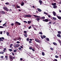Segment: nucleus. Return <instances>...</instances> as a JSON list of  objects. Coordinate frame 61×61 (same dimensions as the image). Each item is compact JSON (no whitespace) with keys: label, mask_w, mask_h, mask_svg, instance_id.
Listing matches in <instances>:
<instances>
[{"label":"nucleus","mask_w":61,"mask_h":61,"mask_svg":"<svg viewBox=\"0 0 61 61\" xmlns=\"http://www.w3.org/2000/svg\"><path fill=\"white\" fill-rule=\"evenodd\" d=\"M3 9L5 10L6 11H7V12H8L9 11V9L7 7H4L3 8Z\"/></svg>","instance_id":"nucleus-1"},{"label":"nucleus","mask_w":61,"mask_h":61,"mask_svg":"<svg viewBox=\"0 0 61 61\" xmlns=\"http://www.w3.org/2000/svg\"><path fill=\"white\" fill-rule=\"evenodd\" d=\"M15 24L16 25H21V23L17 21H15Z\"/></svg>","instance_id":"nucleus-2"},{"label":"nucleus","mask_w":61,"mask_h":61,"mask_svg":"<svg viewBox=\"0 0 61 61\" xmlns=\"http://www.w3.org/2000/svg\"><path fill=\"white\" fill-rule=\"evenodd\" d=\"M25 17H31V15H24Z\"/></svg>","instance_id":"nucleus-3"},{"label":"nucleus","mask_w":61,"mask_h":61,"mask_svg":"<svg viewBox=\"0 0 61 61\" xmlns=\"http://www.w3.org/2000/svg\"><path fill=\"white\" fill-rule=\"evenodd\" d=\"M35 41H36V42H38V43H40L41 42L40 41L37 39H35Z\"/></svg>","instance_id":"nucleus-4"},{"label":"nucleus","mask_w":61,"mask_h":61,"mask_svg":"<svg viewBox=\"0 0 61 61\" xmlns=\"http://www.w3.org/2000/svg\"><path fill=\"white\" fill-rule=\"evenodd\" d=\"M42 21L44 22H47L48 21V19H43L42 20Z\"/></svg>","instance_id":"nucleus-5"},{"label":"nucleus","mask_w":61,"mask_h":61,"mask_svg":"<svg viewBox=\"0 0 61 61\" xmlns=\"http://www.w3.org/2000/svg\"><path fill=\"white\" fill-rule=\"evenodd\" d=\"M53 14L54 16H56V13L55 11L53 12Z\"/></svg>","instance_id":"nucleus-6"},{"label":"nucleus","mask_w":61,"mask_h":61,"mask_svg":"<svg viewBox=\"0 0 61 61\" xmlns=\"http://www.w3.org/2000/svg\"><path fill=\"white\" fill-rule=\"evenodd\" d=\"M51 4H52V5H53V6H54V5H56V3H52Z\"/></svg>","instance_id":"nucleus-7"},{"label":"nucleus","mask_w":61,"mask_h":61,"mask_svg":"<svg viewBox=\"0 0 61 61\" xmlns=\"http://www.w3.org/2000/svg\"><path fill=\"white\" fill-rule=\"evenodd\" d=\"M1 13L2 14H5V12L4 11H1Z\"/></svg>","instance_id":"nucleus-8"},{"label":"nucleus","mask_w":61,"mask_h":61,"mask_svg":"<svg viewBox=\"0 0 61 61\" xmlns=\"http://www.w3.org/2000/svg\"><path fill=\"white\" fill-rule=\"evenodd\" d=\"M57 36L58 37H61V35L59 34H58L57 35Z\"/></svg>","instance_id":"nucleus-9"},{"label":"nucleus","mask_w":61,"mask_h":61,"mask_svg":"<svg viewBox=\"0 0 61 61\" xmlns=\"http://www.w3.org/2000/svg\"><path fill=\"white\" fill-rule=\"evenodd\" d=\"M57 5H55L53 6V8L54 9L56 8H57Z\"/></svg>","instance_id":"nucleus-10"},{"label":"nucleus","mask_w":61,"mask_h":61,"mask_svg":"<svg viewBox=\"0 0 61 61\" xmlns=\"http://www.w3.org/2000/svg\"><path fill=\"white\" fill-rule=\"evenodd\" d=\"M24 5V2H22L21 3V6H23Z\"/></svg>","instance_id":"nucleus-11"},{"label":"nucleus","mask_w":61,"mask_h":61,"mask_svg":"<svg viewBox=\"0 0 61 61\" xmlns=\"http://www.w3.org/2000/svg\"><path fill=\"white\" fill-rule=\"evenodd\" d=\"M57 17L58 18V19H60V20H61V17L57 16Z\"/></svg>","instance_id":"nucleus-12"},{"label":"nucleus","mask_w":61,"mask_h":61,"mask_svg":"<svg viewBox=\"0 0 61 61\" xmlns=\"http://www.w3.org/2000/svg\"><path fill=\"white\" fill-rule=\"evenodd\" d=\"M46 40L48 41H49V38L47 37L46 38Z\"/></svg>","instance_id":"nucleus-13"},{"label":"nucleus","mask_w":61,"mask_h":61,"mask_svg":"<svg viewBox=\"0 0 61 61\" xmlns=\"http://www.w3.org/2000/svg\"><path fill=\"white\" fill-rule=\"evenodd\" d=\"M36 20H37V21H39V19L38 18H37L36 19Z\"/></svg>","instance_id":"nucleus-14"},{"label":"nucleus","mask_w":61,"mask_h":61,"mask_svg":"<svg viewBox=\"0 0 61 61\" xmlns=\"http://www.w3.org/2000/svg\"><path fill=\"white\" fill-rule=\"evenodd\" d=\"M42 55L43 56H45V53L44 52H42Z\"/></svg>","instance_id":"nucleus-15"},{"label":"nucleus","mask_w":61,"mask_h":61,"mask_svg":"<svg viewBox=\"0 0 61 61\" xmlns=\"http://www.w3.org/2000/svg\"><path fill=\"white\" fill-rule=\"evenodd\" d=\"M53 44L54 45H55V46H57V44L55 42H53Z\"/></svg>","instance_id":"nucleus-16"},{"label":"nucleus","mask_w":61,"mask_h":61,"mask_svg":"<svg viewBox=\"0 0 61 61\" xmlns=\"http://www.w3.org/2000/svg\"><path fill=\"white\" fill-rule=\"evenodd\" d=\"M37 10L38 11H39V12H41L42 10H41V9H40L39 8H38Z\"/></svg>","instance_id":"nucleus-17"},{"label":"nucleus","mask_w":61,"mask_h":61,"mask_svg":"<svg viewBox=\"0 0 61 61\" xmlns=\"http://www.w3.org/2000/svg\"><path fill=\"white\" fill-rule=\"evenodd\" d=\"M33 16L35 17H39V16H38L36 15H34Z\"/></svg>","instance_id":"nucleus-18"},{"label":"nucleus","mask_w":61,"mask_h":61,"mask_svg":"<svg viewBox=\"0 0 61 61\" xmlns=\"http://www.w3.org/2000/svg\"><path fill=\"white\" fill-rule=\"evenodd\" d=\"M6 50V48H4V49L3 50V51L4 52H5V50Z\"/></svg>","instance_id":"nucleus-19"},{"label":"nucleus","mask_w":61,"mask_h":61,"mask_svg":"<svg viewBox=\"0 0 61 61\" xmlns=\"http://www.w3.org/2000/svg\"><path fill=\"white\" fill-rule=\"evenodd\" d=\"M6 34L7 36H9V32H7Z\"/></svg>","instance_id":"nucleus-20"},{"label":"nucleus","mask_w":61,"mask_h":61,"mask_svg":"<svg viewBox=\"0 0 61 61\" xmlns=\"http://www.w3.org/2000/svg\"><path fill=\"white\" fill-rule=\"evenodd\" d=\"M52 19H54V20H56V18L55 17H53L52 18Z\"/></svg>","instance_id":"nucleus-21"},{"label":"nucleus","mask_w":61,"mask_h":61,"mask_svg":"<svg viewBox=\"0 0 61 61\" xmlns=\"http://www.w3.org/2000/svg\"><path fill=\"white\" fill-rule=\"evenodd\" d=\"M8 50L9 51H10V52H12V51H13V50H12V49H9Z\"/></svg>","instance_id":"nucleus-22"},{"label":"nucleus","mask_w":61,"mask_h":61,"mask_svg":"<svg viewBox=\"0 0 61 61\" xmlns=\"http://www.w3.org/2000/svg\"><path fill=\"white\" fill-rule=\"evenodd\" d=\"M41 19H45V17L44 16L42 17L41 18Z\"/></svg>","instance_id":"nucleus-23"},{"label":"nucleus","mask_w":61,"mask_h":61,"mask_svg":"<svg viewBox=\"0 0 61 61\" xmlns=\"http://www.w3.org/2000/svg\"><path fill=\"white\" fill-rule=\"evenodd\" d=\"M24 36L26 37H27V33H26L25 34H24Z\"/></svg>","instance_id":"nucleus-24"},{"label":"nucleus","mask_w":61,"mask_h":61,"mask_svg":"<svg viewBox=\"0 0 61 61\" xmlns=\"http://www.w3.org/2000/svg\"><path fill=\"white\" fill-rule=\"evenodd\" d=\"M31 23V21H28V23L29 24H30Z\"/></svg>","instance_id":"nucleus-25"},{"label":"nucleus","mask_w":61,"mask_h":61,"mask_svg":"<svg viewBox=\"0 0 61 61\" xmlns=\"http://www.w3.org/2000/svg\"><path fill=\"white\" fill-rule=\"evenodd\" d=\"M26 40L27 41H29V38H27Z\"/></svg>","instance_id":"nucleus-26"},{"label":"nucleus","mask_w":61,"mask_h":61,"mask_svg":"<svg viewBox=\"0 0 61 61\" xmlns=\"http://www.w3.org/2000/svg\"><path fill=\"white\" fill-rule=\"evenodd\" d=\"M16 6L17 8H20V7L19 6H18V5H17Z\"/></svg>","instance_id":"nucleus-27"},{"label":"nucleus","mask_w":61,"mask_h":61,"mask_svg":"<svg viewBox=\"0 0 61 61\" xmlns=\"http://www.w3.org/2000/svg\"><path fill=\"white\" fill-rule=\"evenodd\" d=\"M5 5H8L9 4V2H7L5 3Z\"/></svg>","instance_id":"nucleus-28"},{"label":"nucleus","mask_w":61,"mask_h":61,"mask_svg":"<svg viewBox=\"0 0 61 61\" xmlns=\"http://www.w3.org/2000/svg\"><path fill=\"white\" fill-rule=\"evenodd\" d=\"M17 39L18 40H21V37H19Z\"/></svg>","instance_id":"nucleus-29"},{"label":"nucleus","mask_w":61,"mask_h":61,"mask_svg":"<svg viewBox=\"0 0 61 61\" xmlns=\"http://www.w3.org/2000/svg\"><path fill=\"white\" fill-rule=\"evenodd\" d=\"M39 2L40 3H42V0H39Z\"/></svg>","instance_id":"nucleus-30"},{"label":"nucleus","mask_w":61,"mask_h":61,"mask_svg":"<svg viewBox=\"0 0 61 61\" xmlns=\"http://www.w3.org/2000/svg\"><path fill=\"white\" fill-rule=\"evenodd\" d=\"M61 31H59L58 32V34H61Z\"/></svg>","instance_id":"nucleus-31"},{"label":"nucleus","mask_w":61,"mask_h":61,"mask_svg":"<svg viewBox=\"0 0 61 61\" xmlns=\"http://www.w3.org/2000/svg\"><path fill=\"white\" fill-rule=\"evenodd\" d=\"M13 51L14 52H15H15H16V51H17V50H16V49H15Z\"/></svg>","instance_id":"nucleus-32"},{"label":"nucleus","mask_w":61,"mask_h":61,"mask_svg":"<svg viewBox=\"0 0 61 61\" xmlns=\"http://www.w3.org/2000/svg\"><path fill=\"white\" fill-rule=\"evenodd\" d=\"M58 41L59 42L60 44V43H61V40L59 39L58 40Z\"/></svg>","instance_id":"nucleus-33"},{"label":"nucleus","mask_w":61,"mask_h":61,"mask_svg":"<svg viewBox=\"0 0 61 61\" xmlns=\"http://www.w3.org/2000/svg\"><path fill=\"white\" fill-rule=\"evenodd\" d=\"M0 41H4L2 39H1V37H0Z\"/></svg>","instance_id":"nucleus-34"},{"label":"nucleus","mask_w":61,"mask_h":61,"mask_svg":"<svg viewBox=\"0 0 61 61\" xmlns=\"http://www.w3.org/2000/svg\"><path fill=\"white\" fill-rule=\"evenodd\" d=\"M24 33H25V34H27V31H24Z\"/></svg>","instance_id":"nucleus-35"},{"label":"nucleus","mask_w":61,"mask_h":61,"mask_svg":"<svg viewBox=\"0 0 61 61\" xmlns=\"http://www.w3.org/2000/svg\"><path fill=\"white\" fill-rule=\"evenodd\" d=\"M0 28H4V27L2 26H0Z\"/></svg>","instance_id":"nucleus-36"},{"label":"nucleus","mask_w":61,"mask_h":61,"mask_svg":"<svg viewBox=\"0 0 61 61\" xmlns=\"http://www.w3.org/2000/svg\"><path fill=\"white\" fill-rule=\"evenodd\" d=\"M44 13L45 14H46V15H48V14L46 12H44Z\"/></svg>","instance_id":"nucleus-37"},{"label":"nucleus","mask_w":61,"mask_h":61,"mask_svg":"<svg viewBox=\"0 0 61 61\" xmlns=\"http://www.w3.org/2000/svg\"><path fill=\"white\" fill-rule=\"evenodd\" d=\"M55 57L56 58H58V56H57L56 55L55 56Z\"/></svg>","instance_id":"nucleus-38"},{"label":"nucleus","mask_w":61,"mask_h":61,"mask_svg":"<svg viewBox=\"0 0 61 61\" xmlns=\"http://www.w3.org/2000/svg\"><path fill=\"white\" fill-rule=\"evenodd\" d=\"M1 38L3 40H5V38L4 37H1Z\"/></svg>","instance_id":"nucleus-39"},{"label":"nucleus","mask_w":61,"mask_h":61,"mask_svg":"<svg viewBox=\"0 0 61 61\" xmlns=\"http://www.w3.org/2000/svg\"><path fill=\"white\" fill-rule=\"evenodd\" d=\"M0 58H2V59H3V58H4V56H0Z\"/></svg>","instance_id":"nucleus-40"},{"label":"nucleus","mask_w":61,"mask_h":61,"mask_svg":"<svg viewBox=\"0 0 61 61\" xmlns=\"http://www.w3.org/2000/svg\"><path fill=\"white\" fill-rule=\"evenodd\" d=\"M16 47H19V45L18 44H17L16 45Z\"/></svg>","instance_id":"nucleus-41"},{"label":"nucleus","mask_w":61,"mask_h":61,"mask_svg":"<svg viewBox=\"0 0 61 61\" xmlns=\"http://www.w3.org/2000/svg\"><path fill=\"white\" fill-rule=\"evenodd\" d=\"M4 52H3V51H1L0 52V54H4Z\"/></svg>","instance_id":"nucleus-42"},{"label":"nucleus","mask_w":61,"mask_h":61,"mask_svg":"<svg viewBox=\"0 0 61 61\" xmlns=\"http://www.w3.org/2000/svg\"><path fill=\"white\" fill-rule=\"evenodd\" d=\"M10 59L12 60L11 61H12V60H13V58H12L11 57H10Z\"/></svg>","instance_id":"nucleus-43"},{"label":"nucleus","mask_w":61,"mask_h":61,"mask_svg":"<svg viewBox=\"0 0 61 61\" xmlns=\"http://www.w3.org/2000/svg\"><path fill=\"white\" fill-rule=\"evenodd\" d=\"M31 26H30L29 27L28 29H31Z\"/></svg>","instance_id":"nucleus-44"},{"label":"nucleus","mask_w":61,"mask_h":61,"mask_svg":"<svg viewBox=\"0 0 61 61\" xmlns=\"http://www.w3.org/2000/svg\"><path fill=\"white\" fill-rule=\"evenodd\" d=\"M39 33L41 35H42V34H43V33L41 32H40Z\"/></svg>","instance_id":"nucleus-45"},{"label":"nucleus","mask_w":61,"mask_h":61,"mask_svg":"<svg viewBox=\"0 0 61 61\" xmlns=\"http://www.w3.org/2000/svg\"><path fill=\"white\" fill-rule=\"evenodd\" d=\"M29 49L30 50L32 49V48L31 47H29Z\"/></svg>","instance_id":"nucleus-46"},{"label":"nucleus","mask_w":61,"mask_h":61,"mask_svg":"<svg viewBox=\"0 0 61 61\" xmlns=\"http://www.w3.org/2000/svg\"><path fill=\"white\" fill-rule=\"evenodd\" d=\"M29 43H32V41H29Z\"/></svg>","instance_id":"nucleus-47"},{"label":"nucleus","mask_w":61,"mask_h":61,"mask_svg":"<svg viewBox=\"0 0 61 61\" xmlns=\"http://www.w3.org/2000/svg\"><path fill=\"white\" fill-rule=\"evenodd\" d=\"M23 22H24V23H27V21H24Z\"/></svg>","instance_id":"nucleus-48"},{"label":"nucleus","mask_w":61,"mask_h":61,"mask_svg":"<svg viewBox=\"0 0 61 61\" xmlns=\"http://www.w3.org/2000/svg\"><path fill=\"white\" fill-rule=\"evenodd\" d=\"M16 43H17V44H19V43H20V42L19 41H17L16 42Z\"/></svg>","instance_id":"nucleus-49"},{"label":"nucleus","mask_w":61,"mask_h":61,"mask_svg":"<svg viewBox=\"0 0 61 61\" xmlns=\"http://www.w3.org/2000/svg\"><path fill=\"white\" fill-rule=\"evenodd\" d=\"M43 37H44V38H46V36H45V35H43Z\"/></svg>","instance_id":"nucleus-50"},{"label":"nucleus","mask_w":61,"mask_h":61,"mask_svg":"<svg viewBox=\"0 0 61 61\" xmlns=\"http://www.w3.org/2000/svg\"><path fill=\"white\" fill-rule=\"evenodd\" d=\"M53 61H57V60L56 59H55Z\"/></svg>","instance_id":"nucleus-51"},{"label":"nucleus","mask_w":61,"mask_h":61,"mask_svg":"<svg viewBox=\"0 0 61 61\" xmlns=\"http://www.w3.org/2000/svg\"><path fill=\"white\" fill-rule=\"evenodd\" d=\"M50 49H51V50H53V48H51Z\"/></svg>","instance_id":"nucleus-52"},{"label":"nucleus","mask_w":61,"mask_h":61,"mask_svg":"<svg viewBox=\"0 0 61 61\" xmlns=\"http://www.w3.org/2000/svg\"><path fill=\"white\" fill-rule=\"evenodd\" d=\"M14 25V23H12L11 24V25H12V26H13V25Z\"/></svg>","instance_id":"nucleus-53"},{"label":"nucleus","mask_w":61,"mask_h":61,"mask_svg":"<svg viewBox=\"0 0 61 61\" xmlns=\"http://www.w3.org/2000/svg\"><path fill=\"white\" fill-rule=\"evenodd\" d=\"M12 6L14 8V7H15V5H12Z\"/></svg>","instance_id":"nucleus-54"},{"label":"nucleus","mask_w":61,"mask_h":61,"mask_svg":"<svg viewBox=\"0 0 61 61\" xmlns=\"http://www.w3.org/2000/svg\"><path fill=\"white\" fill-rule=\"evenodd\" d=\"M15 47H16V45L15 44L14 45Z\"/></svg>","instance_id":"nucleus-55"},{"label":"nucleus","mask_w":61,"mask_h":61,"mask_svg":"<svg viewBox=\"0 0 61 61\" xmlns=\"http://www.w3.org/2000/svg\"><path fill=\"white\" fill-rule=\"evenodd\" d=\"M34 29L35 30H36V31H37V29H36V28H34Z\"/></svg>","instance_id":"nucleus-56"},{"label":"nucleus","mask_w":61,"mask_h":61,"mask_svg":"<svg viewBox=\"0 0 61 61\" xmlns=\"http://www.w3.org/2000/svg\"><path fill=\"white\" fill-rule=\"evenodd\" d=\"M6 25V23H5L3 25Z\"/></svg>","instance_id":"nucleus-57"},{"label":"nucleus","mask_w":61,"mask_h":61,"mask_svg":"<svg viewBox=\"0 0 61 61\" xmlns=\"http://www.w3.org/2000/svg\"><path fill=\"white\" fill-rule=\"evenodd\" d=\"M32 51H35V49H34L33 48L32 49Z\"/></svg>","instance_id":"nucleus-58"},{"label":"nucleus","mask_w":61,"mask_h":61,"mask_svg":"<svg viewBox=\"0 0 61 61\" xmlns=\"http://www.w3.org/2000/svg\"><path fill=\"white\" fill-rule=\"evenodd\" d=\"M0 34L1 35L2 34V33H3V32L2 31H1L0 32Z\"/></svg>","instance_id":"nucleus-59"},{"label":"nucleus","mask_w":61,"mask_h":61,"mask_svg":"<svg viewBox=\"0 0 61 61\" xmlns=\"http://www.w3.org/2000/svg\"><path fill=\"white\" fill-rule=\"evenodd\" d=\"M5 58H7L8 57V56H5Z\"/></svg>","instance_id":"nucleus-60"},{"label":"nucleus","mask_w":61,"mask_h":61,"mask_svg":"<svg viewBox=\"0 0 61 61\" xmlns=\"http://www.w3.org/2000/svg\"><path fill=\"white\" fill-rule=\"evenodd\" d=\"M19 50H21V48L20 47H19Z\"/></svg>","instance_id":"nucleus-61"},{"label":"nucleus","mask_w":61,"mask_h":61,"mask_svg":"<svg viewBox=\"0 0 61 61\" xmlns=\"http://www.w3.org/2000/svg\"><path fill=\"white\" fill-rule=\"evenodd\" d=\"M49 24H52V22H50L49 23Z\"/></svg>","instance_id":"nucleus-62"},{"label":"nucleus","mask_w":61,"mask_h":61,"mask_svg":"<svg viewBox=\"0 0 61 61\" xmlns=\"http://www.w3.org/2000/svg\"><path fill=\"white\" fill-rule=\"evenodd\" d=\"M31 26H32V27H34V25H31Z\"/></svg>","instance_id":"nucleus-63"},{"label":"nucleus","mask_w":61,"mask_h":61,"mask_svg":"<svg viewBox=\"0 0 61 61\" xmlns=\"http://www.w3.org/2000/svg\"><path fill=\"white\" fill-rule=\"evenodd\" d=\"M12 54V56H14V53H13L12 52H11Z\"/></svg>","instance_id":"nucleus-64"}]
</instances>
